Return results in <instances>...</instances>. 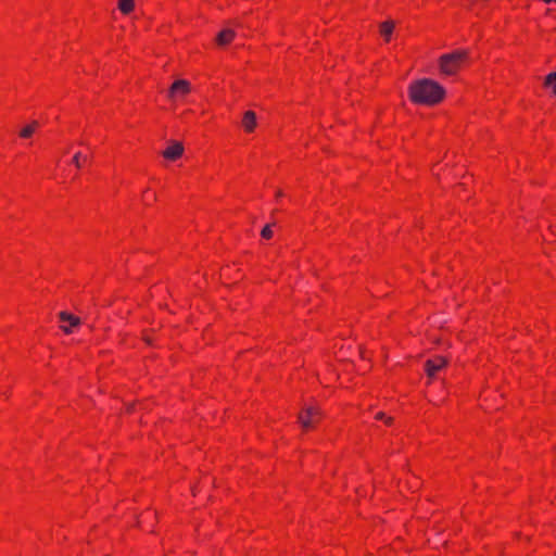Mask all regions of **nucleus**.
<instances>
[{
  "instance_id": "nucleus-1",
  "label": "nucleus",
  "mask_w": 556,
  "mask_h": 556,
  "mask_svg": "<svg viewBox=\"0 0 556 556\" xmlns=\"http://www.w3.org/2000/svg\"><path fill=\"white\" fill-rule=\"evenodd\" d=\"M444 88L429 78L415 80L408 87L409 99L416 104L434 105L444 98Z\"/></svg>"
},
{
  "instance_id": "nucleus-2",
  "label": "nucleus",
  "mask_w": 556,
  "mask_h": 556,
  "mask_svg": "<svg viewBox=\"0 0 556 556\" xmlns=\"http://www.w3.org/2000/svg\"><path fill=\"white\" fill-rule=\"evenodd\" d=\"M467 58V51L457 50L440 58V70L445 75L455 74Z\"/></svg>"
},
{
  "instance_id": "nucleus-3",
  "label": "nucleus",
  "mask_w": 556,
  "mask_h": 556,
  "mask_svg": "<svg viewBox=\"0 0 556 556\" xmlns=\"http://www.w3.org/2000/svg\"><path fill=\"white\" fill-rule=\"evenodd\" d=\"M323 417V412L319 407L307 406L304 414H300L298 419L304 429H308L313 424L317 422Z\"/></svg>"
},
{
  "instance_id": "nucleus-4",
  "label": "nucleus",
  "mask_w": 556,
  "mask_h": 556,
  "mask_svg": "<svg viewBox=\"0 0 556 556\" xmlns=\"http://www.w3.org/2000/svg\"><path fill=\"white\" fill-rule=\"evenodd\" d=\"M448 361L443 356H435L434 358H430L425 363V371L430 379H433L440 370H442Z\"/></svg>"
},
{
  "instance_id": "nucleus-5",
  "label": "nucleus",
  "mask_w": 556,
  "mask_h": 556,
  "mask_svg": "<svg viewBox=\"0 0 556 556\" xmlns=\"http://www.w3.org/2000/svg\"><path fill=\"white\" fill-rule=\"evenodd\" d=\"M59 317L63 323H68V326H61L65 333H72V328L80 325V319L67 312H60Z\"/></svg>"
},
{
  "instance_id": "nucleus-6",
  "label": "nucleus",
  "mask_w": 556,
  "mask_h": 556,
  "mask_svg": "<svg viewBox=\"0 0 556 556\" xmlns=\"http://www.w3.org/2000/svg\"><path fill=\"white\" fill-rule=\"evenodd\" d=\"M236 31L231 28H225L219 31L216 36V42L218 46H226L236 38Z\"/></svg>"
},
{
  "instance_id": "nucleus-7",
  "label": "nucleus",
  "mask_w": 556,
  "mask_h": 556,
  "mask_svg": "<svg viewBox=\"0 0 556 556\" xmlns=\"http://www.w3.org/2000/svg\"><path fill=\"white\" fill-rule=\"evenodd\" d=\"M242 126L247 131H253L256 127V114L253 111H247L243 115Z\"/></svg>"
},
{
  "instance_id": "nucleus-8",
  "label": "nucleus",
  "mask_w": 556,
  "mask_h": 556,
  "mask_svg": "<svg viewBox=\"0 0 556 556\" xmlns=\"http://www.w3.org/2000/svg\"><path fill=\"white\" fill-rule=\"evenodd\" d=\"M393 28H394V22H392V21H386L380 24V33L387 41L390 40Z\"/></svg>"
},
{
  "instance_id": "nucleus-9",
  "label": "nucleus",
  "mask_w": 556,
  "mask_h": 556,
  "mask_svg": "<svg viewBox=\"0 0 556 556\" xmlns=\"http://www.w3.org/2000/svg\"><path fill=\"white\" fill-rule=\"evenodd\" d=\"M135 8V0H118V9L123 14H129Z\"/></svg>"
},
{
  "instance_id": "nucleus-10",
  "label": "nucleus",
  "mask_w": 556,
  "mask_h": 556,
  "mask_svg": "<svg viewBox=\"0 0 556 556\" xmlns=\"http://www.w3.org/2000/svg\"><path fill=\"white\" fill-rule=\"evenodd\" d=\"M39 126V123L37 121H33L30 124L22 128L20 131V136L22 138H29L36 130V128Z\"/></svg>"
},
{
  "instance_id": "nucleus-11",
  "label": "nucleus",
  "mask_w": 556,
  "mask_h": 556,
  "mask_svg": "<svg viewBox=\"0 0 556 556\" xmlns=\"http://www.w3.org/2000/svg\"><path fill=\"white\" fill-rule=\"evenodd\" d=\"M544 86L552 89L553 94L556 96V72H553L545 77Z\"/></svg>"
},
{
  "instance_id": "nucleus-12",
  "label": "nucleus",
  "mask_w": 556,
  "mask_h": 556,
  "mask_svg": "<svg viewBox=\"0 0 556 556\" xmlns=\"http://www.w3.org/2000/svg\"><path fill=\"white\" fill-rule=\"evenodd\" d=\"M190 91V84L184 79H176V94H186Z\"/></svg>"
},
{
  "instance_id": "nucleus-13",
  "label": "nucleus",
  "mask_w": 556,
  "mask_h": 556,
  "mask_svg": "<svg viewBox=\"0 0 556 556\" xmlns=\"http://www.w3.org/2000/svg\"><path fill=\"white\" fill-rule=\"evenodd\" d=\"M163 155L168 160H174V144L168 146L163 152Z\"/></svg>"
},
{
  "instance_id": "nucleus-14",
  "label": "nucleus",
  "mask_w": 556,
  "mask_h": 556,
  "mask_svg": "<svg viewBox=\"0 0 556 556\" xmlns=\"http://www.w3.org/2000/svg\"><path fill=\"white\" fill-rule=\"evenodd\" d=\"M262 237L265 238V239H269L271 236H273V231H271V227L270 225H266L262 232H261Z\"/></svg>"
},
{
  "instance_id": "nucleus-15",
  "label": "nucleus",
  "mask_w": 556,
  "mask_h": 556,
  "mask_svg": "<svg viewBox=\"0 0 556 556\" xmlns=\"http://www.w3.org/2000/svg\"><path fill=\"white\" fill-rule=\"evenodd\" d=\"M79 159H81V153L80 152H77L75 153V155L73 156V164L79 168L81 166L80 162H79Z\"/></svg>"
},
{
  "instance_id": "nucleus-16",
  "label": "nucleus",
  "mask_w": 556,
  "mask_h": 556,
  "mask_svg": "<svg viewBox=\"0 0 556 556\" xmlns=\"http://www.w3.org/2000/svg\"><path fill=\"white\" fill-rule=\"evenodd\" d=\"M184 152V147L180 142L176 141V157L180 156Z\"/></svg>"
},
{
  "instance_id": "nucleus-17",
  "label": "nucleus",
  "mask_w": 556,
  "mask_h": 556,
  "mask_svg": "<svg viewBox=\"0 0 556 556\" xmlns=\"http://www.w3.org/2000/svg\"><path fill=\"white\" fill-rule=\"evenodd\" d=\"M376 418H377V419H384V414H383V413H378V414L376 415Z\"/></svg>"
},
{
  "instance_id": "nucleus-18",
  "label": "nucleus",
  "mask_w": 556,
  "mask_h": 556,
  "mask_svg": "<svg viewBox=\"0 0 556 556\" xmlns=\"http://www.w3.org/2000/svg\"><path fill=\"white\" fill-rule=\"evenodd\" d=\"M168 91H169V93H170V94H172V93H174V84H172V85H170V87H169V90H168Z\"/></svg>"
},
{
  "instance_id": "nucleus-19",
  "label": "nucleus",
  "mask_w": 556,
  "mask_h": 556,
  "mask_svg": "<svg viewBox=\"0 0 556 556\" xmlns=\"http://www.w3.org/2000/svg\"><path fill=\"white\" fill-rule=\"evenodd\" d=\"M384 420H386L387 424H391L392 418L391 417H388V418L384 417Z\"/></svg>"
},
{
  "instance_id": "nucleus-20",
  "label": "nucleus",
  "mask_w": 556,
  "mask_h": 556,
  "mask_svg": "<svg viewBox=\"0 0 556 556\" xmlns=\"http://www.w3.org/2000/svg\"><path fill=\"white\" fill-rule=\"evenodd\" d=\"M545 3H551V2H555L556 3V0H543Z\"/></svg>"
},
{
  "instance_id": "nucleus-21",
  "label": "nucleus",
  "mask_w": 556,
  "mask_h": 556,
  "mask_svg": "<svg viewBox=\"0 0 556 556\" xmlns=\"http://www.w3.org/2000/svg\"><path fill=\"white\" fill-rule=\"evenodd\" d=\"M276 195H277V197H281V195H282V192L279 190V191H277Z\"/></svg>"
}]
</instances>
